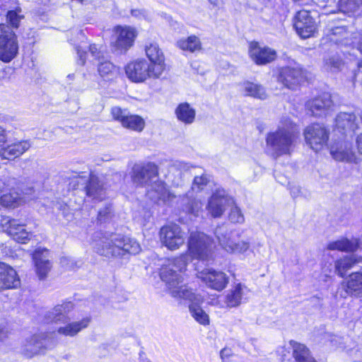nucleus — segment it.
I'll use <instances>...</instances> for the list:
<instances>
[{"mask_svg":"<svg viewBox=\"0 0 362 362\" xmlns=\"http://www.w3.org/2000/svg\"><path fill=\"white\" fill-rule=\"evenodd\" d=\"M188 256L182 255L162 267L160 272L161 280L165 282L169 294L180 304L188 303L192 317L200 325H209V315L201 308L203 298L194 292L187 285H182V272L187 267Z\"/></svg>","mask_w":362,"mask_h":362,"instance_id":"1","label":"nucleus"},{"mask_svg":"<svg viewBox=\"0 0 362 362\" xmlns=\"http://www.w3.org/2000/svg\"><path fill=\"white\" fill-rule=\"evenodd\" d=\"M92 244L95 251L105 257H122L127 253L136 255L141 250L140 245L134 239L118 234L109 237H101L100 233H95Z\"/></svg>","mask_w":362,"mask_h":362,"instance_id":"2","label":"nucleus"},{"mask_svg":"<svg viewBox=\"0 0 362 362\" xmlns=\"http://www.w3.org/2000/svg\"><path fill=\"white\" fill-rule=\"evenodd\" d=\"M298 134L296 124L290 119L283 118L278 129L267 134V150L269 151L274 157L289 154Z\"/></svg>","mask_w":362,"mask_h":362,"instance_id":"3","label":"nucleus"},{"mask_svg":"<svg viewBox=\"0 0 362 362\" xmlns=\"http://www.w3.org/2000/svg\"><path fill=\"white\" fill-rule=\"evenodd\" d=\"M73 308L74 305L71 302H66L56 305L47 314L46 317L48 321L62 324L57 329V334L64 337H74L89 325L90 318L88 317L79 321L70 322L68 314Z\"/></svg>","mask_w":362,"mask_h":362,"instance_id":"4","label":"nucleus"},{"mask_svg":"<svg viewBox=\"0 0 362 362\" xmlns=\"http://www.w3.org/2000/svg\"><path fill=\"white\" fill-rule=\"evenodd\" d=\"M187 247L192 259L208 260L211 255L213 240L204 233L192 231L189 234Z\"/></svg>","mask_w":362,"mask_h":362,"instance_id":"5","label":"nucleus"},{"mask_svg":"<svg viewBox=\"0 0 362 362\" xmlns=\"http://www.w3.org/2000/svg\"><path fill=\"white\" fill-rule=\"evenodd\" d=\"M56 344L54 333L41 332L25 339L22 352L26 357L31 358L53 348Z\"/></svg>","mask_w":362,"mask_h":362,"instance_id":"6","label":"nucleus"},{"mask_svg":"<svg viewBox=\"0 0 362 362\" xmlns=\"http://www.w3.org/2000/svg\"><path fill=\"white\" fill-rule=\"evenodd\" d=\"M303 134L306 144L313 151H319L327 146L329 131L322 124L314 123L305 129Z\"/></svg>","mask_w":362,"mask_h":362,"instance_id":"7","label":"nucleus"},{"mask_svg":"<svg viewBox=\"0 0 362 362\" xmlns=\"http://www.w3.org/2000/svg\"><path fill=\"white\" fill-rule=\"evenodd\" d=\"M125 71L127 77L135 83H141L150 78H158L163 74L156 73L154 67L145 59L129 63Z\"/></svg>","mask_w":362,"mask_h":362,"instance_id":"8","label":"nucleus"},{"mask_svg":"<svg viewBox=\"0 0 362 362\" xmlns=\"http://www.w3.org/2000/svg\"><path fill=\"white\" fill-rule=\"evenodd\" d=\"M160 243L170 250H176L184 245L185 233L175 223L163 226L159 231Z\"/></svg>","mask_w":362,"mask_h":362,"instance_id":"9","label":"nucleus"},{"mask_svg":"<svg viewBox=\"0 0 362 362\" xmlns=\"http://www.w3.org/2000/svg\"><path fill=\"white\" fill-rule=\"evenodd\" d=\"M235 204L233 198L223 189H217L210 197L206 209L214 218L221 217L226 207Z\"/></svg>","mask_w":362,"mask_h":362,"instance_id":"10","label":"nucleus"},{"mask_svg":"<svg viewBox=\"0 0 362 362\" xmlns=\"http://www.w3.org/2000/svg\"><path fill=\"white\" fill-rule=\"evenodd\" d=\"M197 276L207 287L217 291L223 290L229 282V277L226 274L214 269H203Z\"/></svg>","mask_w":362,"mask_h":362,"instance_id":"11","label":"nucleus"},{"mask_svg":"<svg viewBox=\"0 0 362 362\" xmlns=\"http://www.w3.org/2000/svg\"><path fill=\"white\" fill-rule=\"evenodd\" d=\"M3 226L6 233L14 241L21 244L28 243L33 237V233L28 230L26 225L21 223L19 220L11 218L4 220Z\"/></svg>","mask_w":362,"mask_h":362,"instance_id":"12","label":"nucleus"},{"mask_svg":"<svg viewBox=\"0 0 362 362\" xmlns=\"http://www.w3.org/2000/svg\"><path fill=\"white\" fill-rule=\"evenodd\" d=\"M115 40L112 42L113 47L118 51L126 52L134 44L137 35L136 31L130 26L117 25L114 28Z\"/></svg>","mask_w":362,"mask_h":362,"instance_id":"13","label":"nucleus"},{"mask_svg":"<svg viewBox=\"0 0 362 362\" xmlns=\"http://www.w3.org/2000/svg\"><path fill=\"white\" fill-rule=\"evenodd\" d=\"M248 54L252 62L257 65H266L274 62L277 57L275 49L267 46H262L257 42L250 43Z\"/></svg>","mask_w":362,"mask_h":362,"instance_id":"14","label":"nucleus"},{"mask_svg":"<svg viewBox=\"0 0 362 362\" xmlns=\"http://www.w3.org/2000/svg\"><path fill=\"white\" fill-rule=\"evenodd\" d=\"M157 176L158 167L152 163L144 165H135L132 168V179L136 185H148Z\"/></svg>","mask_w":362,"mask_h":362,"instance_id":"15","label":"nucleus"},{"mask_svg":"<svg viewBox=\"0 0 362 362\" xmlns=\"http://www.w3.org/2000/svg\"><path fill=\"white\" fill-rule=\"evenodd\" d=\"M339 293L341 298L362 297V272H354L341 283Z\"/></svg>","mask_w":362,"mask_h":362,"instance_id":"16","label":"nucleus"},{"mask_svg":"<svg viewBox=\"0 0 362 362\" xmlns=\"http://www.w3.org/2000/svg\"><path fill=\"white\" fill-rule=\"evenodd\" d=\"M293 27L298 35L302 38L311 37L316 30L315 20L308 11H298L294 18Z\"/></svg>","mask_w":362,"mask_h":362,"instance_id":"17","label":"nucleus"},{"mask_svg":"<svg viewBox=\"0 0 362 362\" xmlns=\"http://www.w3.org/2000/svg\"><path fill=\"white\" fill-rule=\"evenodd\" d=\"M303 71L300 65L284 66L279 70V82L290 89L300 83L303 80Z\"/></svg>","mask_w":362,"mask_h":362,"instance_id":"18","label":"nucleus"},{"mask_svg":"<svg viewBox=\"0 0 362 362\" xmlns=\"http://www.w3.org/2000/svg\"><path fill=\"white\" fill-rule=\"evenodd\" d=\"M147 196L157 204H170L175 198V196L167 189L165 183L160 180H153L151 182Z\"/></svg>","mask_w":362,"mask_h":362,"instance_id":"19","label":"nucleus"},{"mask_svg":"<svg viewBox=\"0 0 362 362\" xmlns=\"http://www.w3.org/2000/svg\"><path fill=\"white\" fill-rule=\"evenodd\" d=\"M332 105L331 95L327 93H323L306 103V107L310 114L316 117L326 115Z\"/></svg>","mask_w":362,"mask_h":362,"instance_id":"20","label":"nucleus"},{"mask_svg":"<svg viewBox=\"0 0 362 362\" xmlns=\"http://www.w3.org/2000/svg\"><path fill=\"white\" fill-rule=\"evenodd\" d=\"M21 280L16 270L7 264L0 262V290L18 288Z\"/></svg>","mask_w":362,"mask_h":362,"instance_id":"21","label":"nucleus"},{"mask_svg":"<svg viewBox=\"0 0 362 362\" xmlns=\"http://www.w3.org/2000/svg\"><path fill=\"white\" fill-rule=\"evenodd\" d=\"M33 259L39 278L42 279L46 277L52 268V264L49 259V251L45 248L36 249L33 254Z\"/></svg>","mask_w":362,"mask_h":362,"instance_id":"22","label":"nucleus"},{"mask_svg":"<svg viewBox=\"0 0 362 362\" xmlns=\"http://www.w3.org/2000/svg\"><path fill=\"white\" fill-rule=\"evenodd\" d=\"M86 195L93 200L102 201L106 196V187L103 178L90 174L86 186Z\"/></svg>","mask_w":362,"mask_h":362,"instance_id":"23","label":"nucleus"},{"mask_svg":"<svg viewBox=\"0 0 362 362\" xmlns=\"http://www.w3.org/2000/svg\"><path fill=\"white\" fill-rule=\"evenodd\" d=\"M146 54L154 67L156 73H163L165 69V59L162 50L156 42H150L146 46Z\"/></svg>","mask_w":362,"mask_h":362,"instance_id":"24","label":"nucleus"},{"mask_svg":"<svg viewBox=\"0 0 362 362\" xmlns=\"http://www.w3.org/2000/svg\"><path fill=\"white\" fill-rule=\"evenodd\" d=\"M30 146L31 144L28 141H20L1 148L0 157L2 159L13 160L23 154Z\"/></svg>","mask_w":362,"mask_h":362,"instance_id":"25","label":"nucleus"},{"mask_svg":"<svg viewBox=\"0 0 362 362\" xmlns=\"http://www.w3.org/2000/svg\"><path fill=\"white\" fill-rule=\"evenodd\" d=\"M89 51L91 56L98 61V71L102 77L107 76L115 69V66L109 61H103L105 59L104 53L98 48L95 45H91L89 47Z\"/></svg>","mask_w":362,"mask_h":362,"instance_id":"26","label":"nucleus"},{"mask_svg":"<svg viewBox=\"0 0 362 362\" xmlns=\"http://www.w3.org/2000/svg\"><path fill=\"white\" fill-rule=\"evenodd\" d=\"M362 262V257L356 255H346L335 262V271L337 274L344 277L348 270L355 264Z\"/></svg>","mask_w":362,"mask_h":362,"instance_id":"27","label":"nucleus"},{"mask_svg":"<svg viewBox=\"0 0 362 362\" xmlns=\"http://www.w3.org/2000/svg\"><path fill=\"white\" fill-rule=\"evenodd\" d=\"M247 291V287L240 284L234 286L226 296L225 303L226 307L235 308L240 305Z\"/></svg>","mask_w":362,"mask_h":362,"instance_id":"28","label":"nucleus"},{"mask_svg":"<svg viewBox=\"0 0 362 362\" xmlns=\"http://www.w3.org/2000/svg\"><path fill=\"white\" fill-rule=\"evenodd\" d=\"M330 153L336 160L339 161H351L354 158L351 144L348 142H341L336 146H332Z\"/></svg>","mask_w":362,"mask_h":362,"instance_id":"29","label":"nucleus"},{"mask_svg":"<svg viewBox=\"0 0 362 362\" xmlns=\"http://www.w3.org/2000/svg\"><path fill=\"white\" fill-rule=\"evenodd\" d=\"M177 119L185 124H191L194 122L196 116V111L187 103H180L175 110Z\"/></svg>","mask_w":362,"mask_h":362,"instance_id":"30","label":"nucleus"},{"mask_svg":"<svg viewBox=\"0 0 362 362\" xmlns=\"http://www.w3.org/2000/svg\"><path fill=\"white\" fill-rule=\"evenodd\" d=\"M193 167L189 163L176 160L170 167V171L174 175L175 177L172 180L175 186L182 185L184 177Z\"/></svg>","mask_w":362,"mask_h":362,"instance_id":"31","label":"nucleus"},{"mask_svg":"<svg viewBox=\"0 0 362 362\" xmlns=\"http://www.w3.org/2000/svg\"><path fill=\"white\" fill-rule=\"evenodd\" d=\"M360 247V243L358 239L349 240L341 238L336 241L331 242L327 245V249L330 250H339L344 252H354Z\"/></svg>","mask_w":362,"mask_h":362,"instance_id":"32","label":"nucleus"},{"mask_svg":"<svg viewBox=\"0 0 362 362\" xmlns=\"http://www.w3.org/2000/svg\"><path fill=\"white\" fill-rule=\"evenodd\" d=\"M336 127L339 129L354 132L358 128L356 122V116L354 114L340 112L336 119Z\"/></svg>","mask_w":362,"mask_h":362,"instance_id":"33","label":"nucleus"},{"mask_svg":"<svg viewBox=\"0 0 362 362\" xmlns=\"http://www.w3.org/2000/svg\"><path fill=\"white\" fill-rule=\"evenodd\" d=\"M18 49L16 38L0 44V60L4 62H11L16 56Z\"/></svg>","mask_w":362,"mask_h":362,"instance_id":"34","label":"nucleus"},{"mask_svg":"<svg viewBox=\"0 0 362 362\" xmlns=\"http://www.w3.org/2000/svg\"><path fill=\"white\" fill-rule=\"evenodd\" d=\"M216 236L221 247L226 250V245H235L238 234L233 232H228L224 226L218 227L215 231Z\"/></svg>","mask_w":362,"mask_h":362,"instance_id":"35","label":"nucleus"},{"mask_svg":"<svg viewBox=\"0 0 362 362\" xmlns=\"http://www.w3.org/2000/svg\"><path fill=\"white\" fill-rule=\"evenodd\" d=\"M177 46L189 52H194L202 49V43L199 38L195 35H191L187 38H182L177 42Z\"/></svg>","mask_w":362,"mask_h":362,"instance_id":"36","label":"nucleus"},{"mask_svg":"<svg viewBox=\"0 0 362 362\" xmlns=\"http://www.w3.org/2000/svg\"><path fill=\"white\" fill-rule=\"evenodd\" d=\"M291 343L293 355L297 362H316L305 345L295 341Z\"/></svg>","mask_w":362,"mask_h":362,"instance_id":"37","label":"nucleus"},{"mask_svg":"<svg viewBox=\"0 0 362 362\" xmlns=\"http://www.w3.org/2000/svg\"><path fill=\"white\" fill-rule=\"evenodd\" d=\"M183 202L186 204L183 208V211L185 213L194 216H199V213L203 206L202 203L199 200L192 198V195L190 192H188L183 199Z\"/></svg>","mask_w":362,"mask_h":362,"instance_id":"38","label":"nucleus"},{"mask_svg":"<svg viewBox=\"0 0 362 362\" xmlns=\"http://www.w3.org/2000/svg\"><path fill=\"white\" fill-rule=\"evenodd\" d=\"M243 90L245 95L261 100L266 99L267 96L264 87L251 82H245L243 84Z\"/></svg>","mask_w":362,"mask_h":362,"instance_id":"39","label":"nucleus"},{"mask_svg":"<svg viewBox=\"0 0 362 362\" xmlns=\"http://www.w3.org/2000/svg\"><path fill=\"white\" fill-rule=\"evenodd\" d=\"M122 125L125 128L141 132L144 128L145 122L138 115H127L125 119H123Z\"/></svg>","mask_w":362,"mask_h":362,"instance_id":"40","label":"nucleus"},{"mask_svg":"<svg viewBox=\"0 0 362 362\" xmlns=\"http://www.w3.org/2000/svg\"><path fill=\"white\" fill-rule=\"evenodd\" d=\"M343 65L342 60L337 55L330 56L324 61V68L327 71L337 72L341 70Z\"/></svg>","mask_w":362,"mask_h":362,"instance_id":"41","label":"nucleus"},{"mask_svg":"<svg viewBox=\"0 0 362 362\" xmlns=\"http://www.w3.org/2000/svg\"><path fill=\"white\" fill-rule=\"evenodd\" d=\"M339 10L343 13H353L356 11L361 4L362 0H339Z\"/></svg>","mask_w":362,"mask_h":362,"instance_id":"42","label":"nucleus"},{"mask_svg":"<svg viewBox=\"0 0 362 362\" xmlns=\"http://www.w3.org/2000/svg\"><path fill=\"white\" fill-rule=\"evenodd\" d=\"M2 205L6 207H16L21 204V197L17 194H4L0 199Z\"/></svg>","mask_w":362,"mask_h":362,"instance_id":"43","label":"nucleus"},{"mask_svg":"<svg viewBox=\"0 0 362 362\" xmlns=\"http://www.w3.org/2000/svg\"><path fill=\"white\" fill-rule=\"evenodd\" d=\"M226 251L229 253H244L250 247V243L245 240H237L235 245H225Z\"/></svg>","mask_w":362,"mask_h":362,"instance_id":"44","label":"nucleus"},{"mask_svg":"<svg viewBox=\"0 0 362 362\" xmlns=\"http://www.w3.org/2000/svg\"><path fill=\"white\" fill-rule=\"evenodd\" d=\"M209 181V176L206 174L203 173L200 176H195L191 189L193 192H199L206 186Z\"/></svg>","mask_w":362,"mask_h":362,"instance_id":"45","label":"nucleus"},{"mask_svg":"<svg viewBox=\"0 0 362 362\" xmlns=\"http://www.w3.org/2000/svg\"><path fill=\"white\" fill-rule=\"evenodd\" d=\"M230 221L234 223H243L245 221L244 215L240 209L235 205L230 209L228 214Z\"/></svg>","mask_w":362,"mask_h":362,"instance_id":"46","label":"nucleus"},{"mask_svg":"<svg viewBox=\"0 0 362 362\" xmlns=\"http://www.w3.org/2000/svg\"><path fill=\"white\" fill-rule=\"evenodd\" d=\"M16 38L10 28L4 24H0V44Z\"/></svg>","mask_w":362,"mask_h":362,"instance_id":"47","label":"nucleus"},{"mask_svg":"<svg viewBox=\"0 0 362 362\" xmlns=\"http://www.w3.org/2000/svg\"><path fill=\"white\" fill-rule=\"evenodd\" d=\"M332 35L333 36L339 35V36H341L344 37V39L338 40L337 38H334V37H332L330 38L332 41H334L337 43H340V44L345 45H348V42L346 41V36L348 35V33L346 32V30L344 26L336 27L335 28H334L332 30Z\"/></svg>","mask_w":362,"mask_h":362,"instance_id":"48","label":"nucleus"},{"mask_svg":"<svg viewBox=\"0 0 362 362\" xmlns=\"http://www.w3.org/2000/svg\"><path fill=\"white\" fill-rule=\"evenodd\" d=\"M21 12V9L19 8L15 11H9L7 13V19L13 28H18L20 21L23 18V16L20 14Z\"/></svg>","mask_w":362,"mask_h":362,"instance_id":"49","label":"nucleus"},{"mask_svg":"<svg viewBox=\"0 0 362 362\" xmlns=\"http://www.w3.org/2000/svg\"><path fill=\"white\" fill-rule=\"evenodd\" d=\"M111 113L115 119L118 120L122 124L123 119L127 116L126 110H122L120 107H114L112 108Z\"/></svg>","mask_w":362,"mask_h":362,"instance_id":"50","label":"nucleus"},{"mask_svg":"<svg viewBox=\"0 0 362 362\" xmlns=\"http://www.w3.org/2000/svg\"><path fill=\"white\" fill-rule=\"evenodd\" d=\"M112 209L110 206H106L104 209L100 210L98 212V218L101 223L106 222L110 218Z\"/></svg>","mask_w":362,"mask_h":362,"instance_id":"51","label":"nucleus"},{"mask_svg":"<svg viewBox=\"0 0 362 362\" xmlns=\"http://www.w3.org/2000/svg\"><path fill=\"white\" fill-rule=\"evenodd\" d=\"M14 179L4 177L0 178V194L8 189L11 182H13Z\"/></svg>","mask_w":362,"mask_h":362,"instance_id":"52","label":"nucleus"},{"mask_svg":"<svg viewBox=\"0 0 362 362\" xmlns=\"http://www.w3.org/2000/svg\"><path fill=\"white\" fill-rule=\"evenodd\" d=\"M60 263L62 265V267H64L66 269H74L75 268V263L74 262V260L69 257H62L60 259Z\"/></svg>","mask_w":362,"mask_h":362,"instance_id":"53","label":"nucleus"},{"mask_svg":"<svg viewBox=\"0 0 362 362\" xmlns=\"http://www.w3.org/2000/svg\"><path fill=\"white\" fill-rule=\"evenodd\" d=\"M76 52L78 54V64H80L81 65H84L86 59V52L81 49V47H76Z\"/></svg>","mask_w":362,"mask_h":362,"instance_id":"54","label":"nucleus"},{"mask_svg":"<svg viewBox=\"0 0 362 362\" xmlns=\"http://www.w3.org/2000/svg\"><path fill=\"white\" fill-rule=\"evenodd\" d=\"M355 41L353 42L354 46L362 54V33L358 34V37H354Z\"/></svg>","mask_w":362,"mask_h":362,"instance_id":"55","label":"nucleus"},{"mask_svg":"<svg viewBox=\"0 0 362 362\" xmlns=\"http://www.w3.org/2000/svg\"><path fill=\"white\" fill-rule=\"evenodd\" d=\"M232 354V351L229 348H224L223 349L221 352L220 355L222 359L227 358Z\"/></svg>","mask_w":362,"mask_h":362,"instance_id":"56","label":"nucleus"},{"mask_svg":"<svg viewBox=\"0 0 362 362\" xmlns=\"http://www.w3.org/2000/svg\"><path fill=\"white\" fill-rule=\"evenodd\" d=\"M131 13L133 16H135L139 18L145 16V12L143 10L133 9V10H132Z\"/></svg>","mask_w":362,"mask_h":362,"instance_id":"57","label":"nucleus"},{"mask_svg":"<svg viewBox=\"0 0 362 362\" xmlns=\"http://www.w3.org/2000/svg\"><path fill=\"white\" fill-rule=\"evenodd\" d=\"M356 143L358 152L362 154V134L357 136Z\"/></svg>","mask_w":362,"mask_h":362,"instance_id":"58","label":"nucleus"},{"mask_svg":"<svg viewBox=\"0 0 362 362\" xmlns=\"http://www.w3.org/2000/svg\"><path fill=\"white\" fill-rule=\"evenodd\" d=\"M291 194L293 197L296 198L300 194V189L298 186H293L291 188Z\"/></svg>","mask_w":362,"mask_h":362,"instance_id":"59","label":"nucleus"},{"mask_svg":"<svg viewBox=\"0 0 362 362\" xmlns=\"http://www.w3.org/2000/svg\"><path fill=\"white\" fill-rule=\"evenodd\" d=\"M6 141V134L5 130L0 127V146Z\"/></svg>","mask_w":362,"mask_h":362,"instance_id":"60","label":"nucleus"},{"mask_svg":"<svg viewBox=\"0 0 362 362\" xmlns=\"http://www.w3.org/2000/svg\"><path fill=\"white\" fill-rule=\"evenodd\" d=\"M82 181H84L83 180V178L81 177H76L74 180H73V182H75L76 183L77 185H78L79 183H81Z\"/></svg>","mask_w":362,"mask_h":362,"instance_id":"61","label":"nucleus"},{"mask_svg":"<svg viewBox=\"0 0 362 362\" xmlns=\"http://www.w3.org/2000/svg\"><path fill=\"white\" fill-rule=\"evenodd\" d=\"M359 71H361L362 73V62L359 64Z\"/></svg>","mask_w":362,"mask_h":362,"instance_id":"62","label":"nucleus"},{"mask_svg":"<svg viewBox=\"0 0 362 362\" xmlns=\"http://www.w3.org/2000/svg\"><path fill=\"white\" fill-rule=\"evenodd\" d=\"M74 74H69V75H68V76H67V77H68V78H71V79H73V78H74Z\"/></svg>","mask_w":362,"mask_h":362,"instance_id":"63","label":"nucleus"},{"mask_svg":"<svg viewBox=\"0 0 362 362\" xmlns=\"http://www.w3.org/2000/svg\"><path fill=\"white\" fill-rule=\"evenodd\" d=\"M359 117H360L361 122H362V112L359 114Z\"/></svg>","mask_w":362,"mask_h":362,"instance_id":"64","label":"nucleus"}]
</instances>
